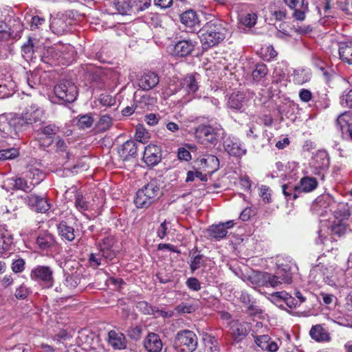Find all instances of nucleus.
<instances>
[{
  "label": "nucleus",
  "instance_id": "obj_1",
  "mask_svg": "<svg viewBox=\"0 0 352 352\" xmlns=\"http://www.w3.org/2000/svg\"><path fill=\"white\" fill-rule=\"evenodd\" d=\"M277 270L272 274L267 272H257L250 276L252 283L258 286L281 287L283 285L292 282V275L297 270L296 265L292 261L280 258L277 261Z\"/></svg>",
  "mask_w": 352,
  "mask_h": 352
},
{
  "label": "nucleus",
  "instance_id": "obj_2",
  "mask_svg": "<svg viewBox=\"0 0 352 352\" xmlns=\"http://www.w3.org/2000/svg\"><path fill=\"white\" fill-rule=\"evenodd\" d=\"M76 52L73 46L59 44L46 48L43 52L42 60L51 65H67L74 60Z\"/></svg>",
  "mask_w": 352,
  "mask_h": 352
},
{
  "label": "nucleus",
  "instance_id": "obj_3",
  "mask_svg": "<svg viewBox=\"0 0 352 352\" xmlns=\"http://www.w3.org/2000/svg\"><path fill=\"white\" fill-rule=\"evenodd\" d=\"M226 32L225 28L218 19L207 22L199 31L203 48L208 49L218 45L225 38Z\"/></svg>",
  "mask_w": 352,
  "mask_h": 352
},
{
  "label": "nucleus",
  "instance_id": "obj_4",
  "mask_svg": "<svg viewBox=\"0 0 352 352\" xmlns=\"http://www.w3.org/2000/svg\"><path fill=\"white\" fill-rule=\"evenodd\" d=\"M45 118V110L37 104L27 106L21 114L14 115L10 120V124L16 130L41 122Z\"/></svg>",
  "mask_w": 352,
  "mask_h": 352
},
{
  "label": "nucleus",
  "instance_id": "obj_5",
  "mask_svg": "<svg viewBox=\"0 0 352 352\" xmlns=\"http://www.w3.org/2000/svg\"><path fill=\"white\" fill-rule=\"evenodd\" d=\"M195 137L197 140L204 145H215L224 135V130L219 124L213 125H199L196 128Z\"/></svg>",
  "mask_w": 352,
  "mask_h": 352
},
{
  "label": "nucleus",
  "instance_id": "obj_6",
  "mask_svg": "<svg viewBox=\"0 0 352 352\" xmlns=\"http://www.w3.org/2000/svg\"><path fill=\"white\" fill-rule=\"evenodd\" d=\"M329 166V157L324 150H318L314 153L309 161L311 174L324 178V173Z\"/></svg>",
  "mask_w": 352,
  "mask_h": 352
},
{
  "label": "nucleus",
  "instance_id": "obj_7",
  "mask_svg": "<svg viewBox=\"0 0 352 352\" xmlns=\"http://www.w3.org/2000/svg\"><path fill=\"white\" fill-rule=\"evenodd\" d=\"M175 345L179 352H193L197 345V336L191 331H180L177 333Z\"/></svg>",
  "mask_w": 352,
  "mask_h": 352
},
{
  "label": "nucleus",
  "instance_id": "obj_8",
  "mask_svg": "<svg viewBox=\"0 0 352 352\" xmlns=\"http://www.w3.org/2000/svg\"><path fill=\"white\" fill-rule=\"evenodd\" d=\"M56 96L62 102H73L78 94L76 86L70 80H60L54 88Z\"/></svg>",
  "mask_w": 352,
  "mask_h": 352
},
{
  "label": "nucleus",
  "instance_id": "obj_9",
  "mask_svg": "<svg viewBox=\"0 0 352 352\" xmlns=\"http://www.w3.org/2000/svg\"><path fill=\"white\" fill-rule=\"evenodd\" d=\"M179 82L180 88L176 90L172 89L170 86L167 94L170 95L177 92H182V95L186 96L185 102L191 100L199 87L195 76L191 74L188 75Z\"/></svg>",
  "mask_w": 352,
  "mask_h": 352
},
{
  "label": "nucleus",
  "instance_id": "obj_10",
  "mask_svg": "<svg viewBox=\"0 0 352 352\" xmlns=\"http://www.w3.org/2000/svg\"><path fill=\"white\" fill-rule=\"evenodd\" d=\"M336 220L333 221L331 231L335 234L341 236L346 231V220L350 215L347 206L343 204L338 206L337 210L333 211Z\"/></svg>",
  "mask_w": 352,
  "mask_h": 352
},
{
  "label": "nucleus",
  "instance_id": "obj_11",
  "mask_svg": "<svg viewBox=\"0 0 352 352\" xmlns=\"http://www.w3.org/2000/svg\"><path fill=\"white\" fill-rule=\"evenodd\" d=\"M35 176H37L36 181L35 182V183L28 182L25 179L21 177L10 179L9 183L10 184L14 186V188L16 190H21L25 192H29L33 189L35 184H39L40 182L43 179V178L41 177L42 173L38 169L32 168L30 171L29 177L34 179Z\"/></svg>",
  "mask_w": 352,
  "mask_h": 352
},
{
  "label": "nucleus",
  "instance_id": "obj_12",
  "mask_svg": "<svg viewBox=\"0 0 352 352\" xmlns=\"http://www.w3.org/2000/svg\"><path fill=\"white\" fill-rule=\"evenodd\" d=\"M223 147L226 153L236 157H241L247 152L243 143L236 137L229 136L226 138L223 142Z\"/></svg>",
  "mask_w": 352,
  "mask_h": 352
},
{
  "label": "nucleus",
  "instance_id": "obj_13",
  "mask_svg": "<svg viewBox=\"0 0 352 352\" xmlns=\"http://www.w3.org/2000/svg\"><path fill=\"white\" fill-rule=\"evenodd\" d=\"M336 202L329 195L318 197L311 206L312 210L320 215H323L328 212H333L336 208Z\"/></svg>",
  "mask_w": 352,
  "mask_h": 352
},
{
  "label": "nucleus",
  "instance_id": "obj_14",
  "mask_svg": "<svg viewBox=\"0 0 352 352\" xmlns=\"http://www.w3.org/2000/svg\"><path fill=\"white\" fill-rule=\"evenodd\" d=\"M32 280L42 281L47 287L53 285V271L48 266L38 265L33 268L30 273Z\"/></svg>",
  "mask_w": 352,
  "mask_h": 352
},
{
  "label": "nucleus",
  "instance_id": "obj_15",
  "mask_svg": "<svg viewBox=\"0 0 352 352\" xmlns=\"http://www.w3.org/2000/svg\"><path fill=\"white\" fill-rule=\"evenodd\" d=\"M24 201L32 210L37 212L43 213L50 208V204L46 198L34 194L26 196Z\"/></svg>",
  "mask_w": 352,
  "mask_h": 352
},
{
  "label": "nucleus",
  "instance_id": "obj_16",
  "mask_svg": "<svg viewBox=\"0 0 352 352\" xmlns=\"http://www.w3.org/2000/svg\"><path fill=\"white\" fill-rule=\"evenodd\" d=\"M251 325L247 322L232 321L230 324V333L234 340H243L250 331Z\"/></svg>",
  "mask_w": 352,
  "mask_h": 352
},
{
  "label": "nucleus",
  "instance_id": "obj_17",
  "mask_svg": "<svg viewBox=\"0 0 352 352\" xmlns=\"http://www.w3.org/2000/svg\"><path fill=\"white\" fill-rule=\"evenodd\" d=\"M337 126L343 138L352 140V116L349 112H344L338 116Z\"/></svg>",
  "mask_w": 352,
  "mask_h": 352
},
{
  "label": "nucleus",
  "instance_id": "obj_18",
  "mask_svg": "<svg viewBox=\"0 0 352 352\" xmlns=\"http://www.w3.org/2000/svg\"><path fill=\"white\" fill-rule=\"evenodd\" d=\"M248 98L242 92H233L229 97L228 107L233 110L243 111L248 105Z\"/></svg>",
  "mask_w": 352,
  "mask_h": 352
},
{
  "label": "nucleus",
  "instance_id": "obj_19",
  "mask_svg": "<svg viewBox=\"0 0 352 352\" xmlns=\"http://www.w3.org/2000/svg\"><path fill=\"white\" fill-rule=\"evenodd\" d=\"M197 42L192 39H184L175 44L173 54L177 56L184 57L189 55L195 49Z\"/></svg>",
  "mask_w": 352,
  "mask_h": 352
},
{
  "label": "nucleus",
  "instance_id": "obj_20",
  "mask_svg": "<svg viewBox=\"0 0 352 352\" xmlns=\"http://www.w3.org/2000/svg\"><path fill=\"white\" fill-rule=\"evenodd\" d=\"M333 271L334 267L332 265L327 267L324 265H318L313 267L311 274H318L325 283L329 285H335Z\"/></svg>",
  "mask_w": 352,
  "mask_h": 352
},
{
  "label": "nucleus",
  "instance_id": "obj_21",
  "mask_svg": "<svg viewBox=\"0 0 352 352\" xmlns=\"http://www.w3.org/2000/svg\"><path fill=\"white\" fill-rule=\"evenodd\" d=\"M234 226L233 221H228L217 225H212L208 229V233L211 238L217 241L224 238L228 234V229Z\"/></svg>",
  "mask_w": 352,
  "mask_h": 352
},
{
  "label": "nucleus",
  "instance_id": "obj_22",
  "mask_svg": "<svg viewBox=\"0 0 352 352\" xmlns=\"http://www.w3.org/2000/svg\"><path fill=\"white\" fill-rule=\"evenodd\" d=\"M252 336L254 338L255 344L263 351L267 352H276L278 351L279 348L278 344L272 340L270 336H254V334Z\"/></svg>",
  "mask_w": 352,
  "mask_h": 352
},
{
  "label": "nucleus",
  "instance_id": "obj_23",
  "mask_svg": "<svg viewBox=\"0 0 352 352\" xmlns=\"http://www.w3.org/2000/svg\"><path fill=\"white\" fill-rule=\"evenodd\" d=\"M160 148L157 146L150 144L145 147L143 155L144 162L149 166L156 165L160 161Z\"/></svg>",
  "mask_w": 352,
  "mask_h": 352
},
{
  "label": "nucleus",
  "instance_id": "obj_24",
  "mask_svg": "<svg viewBox=\"0 0 352 352\" xmlns=\"http://www.w3.org/2000/svg\"><path fill=\"white\" fill-rule=\"evenodd\" d=\"M108 343L116 350H122L126 347V339L124 335L116 330L109 331Z\"/></svg>",
  "mask_w": 352,
  "mask_h": 352
},
{
  "label": "nucleus",
  "instance_id": "obj_25",
  "mask_svg": "<svg viewBox=\"0 0 352 352\" xmlns=\"http://www.w3.org/2000/svg\"><path fill=\"white\" fill-rule=\"evenodd\" d=\"M144 346L148 352H160L163 344L158 334L149 333L144 340Z\"/></svg>",
  "mask_w": 352,
  "mask_h": 352
},
{
  "label": "nucleus",
  "instance_id": "obj_26",
  "mask_svg": "<svg viewBox=\"0 0 352 352\" xmlns=\"http://www.w3.org/2000/svg\"><path fill=\"white\" fill-rule=\"evenodd\" d=\"M159 77L155 72H148L144 73L139 80V87L146 91L154 88L159 83Z\"/></svg>",
  "mask_w": 352,
  "mask_h": 352
},
{
  "label": "nucleus",
  "instance_id": "obj_27",
  "mask_svg": "<svg viewBox=\"0 0 352 352\" xmlns=\"http://www.w3.org/2000/svg\"><path fill=\"white\" fill-rule=\"evenodd\" d=\"M311 338L318 342H328L331 340L329 332L320 324L314 325L310 331Z\"/></svg>",
  "mask_w": 352,
  "mask_h": 352
},
{
  "label": "nucleus",
  "instance_id": "obj_28",
  "mask_svg": "<svg viewBox=\"0 0 352 352\" xmlns=\"http://www.w3.org/2000/svg\"><path fill=\"white\" fill-rule=\"evenodd\" d=\"M142 190L155 203L161 195L160 185L157 180L153 179L144 186Z\"/></svg>",
  "mask_w": 352,
  "mask_h": 352
},
{
  "label": "nucleus",
  "instance_id": "obj_29",
  "mask_svg": "<svg viewBox=\"0 0 352 352\" xmlns=\"http://www.w3.org/2000/svg\"><path fill=\"white\" fill-rule=\"evenodd\" d=\"M328 227L322 226L318 230V239L316 240L317 243L323 244L326 250L329 252L333 249V241L332 237L328 236Z\"/></svg>",
  "mask_w": 352,
  "mask_h": 352
},
{
  "label": "nucleus",
  "instance_id": "obj_30",
  "mask_svg": "<svg viewBox=\"0 0 352 352\" xmlns=\"http://www.w3.org/2000/svg\"><path fill=\"white\" fill-rule=\"evenodd\" d=\"M13 243L11 234L3 227L0 226V254H3L10 250Z\"/></svg>",
  "mask_w": 352,
  "mask_h": 352
},
{
  "label": "nucleus",
  "instance_id": "obj_31",
  "mask_svg": "<svg viewBox=\"0 0 352 352\" xmlns=\"http://www.w3.org/2000/svg\"><path fill=\"white\" fill-rule=\"evenodd\" d=\"M137 153V144L133 140H127L119 151L120 157L123 160H127L129 157H133Z\"/></svg>",
  "mask_w": 352,
  "mask_h": 352
},
{
  "label": "nucleus",
  "instance_id": "obj_32",
  "mask_svg": "<svg viewBox=\"0 0 352 352\" xmlns=\"http://www.w3.org/2000/svg\"><path fill=\"white\" fill-rule=\"evenodd\" d=\"M68 25L67 19L62 16L54 18L52 20L50 28L55 34L60 35L67 30Z\"/></svg>",
  "mask_w": 352,
  "mask_h": 352
},
{
  "label": "nucleus",
  "instance_id": "obj_33",
  "mask_svg": "<svg viewBox=\"0 0 352 352\" xmlns=\"http://www.w3.org/2000/svg\"><path fill=\"white\" fill-rule=\"evenodd\" d=\"M311 72L309 69L298 68L294 71L293 81L295 84L301 85L310 80Z\"/></svg>",
  "mask_w": 352,
  "mask_h": 352
},
{
  "label": "nucleus",
  "instance_id": "obj_34",
  "mask_svg": "<svg viewBox=\"0 0 352 352\" xmlns=\"http://www.w3.org/2000/svg\"><path fill=\"white\" fill-rule=\"evenodd\" d=\"M181 22L186 27L193 28L199 23L197 15L193 10H188L180 16Z\"/></svg>",
  "mask_w": 352,
  "mask_h": 352
},
{
  "label": "nucleus",
  "instance_id": "obj_35",
  "mask_svg": "<svg viewBox=\"0 0 352 352\" xmlns=\"http://www.w3.org/2000/svg\"><path fill=\"white\" fill-rule=\"evenodd\" d=\"M317 186L318 182L316 179L307 176L300 179L298 185V189H300V192H309L315 190Z\"/></svg>",
  "mask_w": 352,
  "mask_h": 352
},
{
  "label": "nucleus",
  "instance_id": "obj_36",
  "mask_svg": "<svg viewBox=\"0 0 352 352\" xmlns=\"http://www.w3.org/2000/svg\"><path fill=\"white\" fill-rule=\"evenodd\" d=\"M339 55L340 58L349 64H352V43L344 42L339 45Z\"/></svg>",
  "mask_w": 352,
  "mask_h": 352
},
{
  "label": "nucleus",
  "instance_id": "obj_37",
  "mask_svg": "<svg viewBox=\"0 0 352 352\" xmlns=\"http://www.w3.org/2000/svg\"><path fill=\"white\" fill-rule=\"evenodd\" d=\"M114 7L118 12L120 14H130L133 12L132 0H116L114 1Z\"/></svg>",
  "mask_w": 352,
  "mask_h": 352
},
{
  "label": "nucleus",
  "instance_id": "obj_38",
  "mask_svg": "<svg viewBox=\"0 0 352 352\" xmlns=\"http://www.w3.org/2000/svg\"><path fill=\"white\" fill-rule=\"evenodd\" d=\"M58 230L63 239L72 241L75 239L74 229L68 226L65 221H61L58 225Z\"/></svg>",
  "mask_w": 352,
  "mask_h": 352
},
{
  "label": "nucleus",
  "instance_id": "obj_39",
  "mask_svg": "<svg viewBox=\"0 0 352 352\" xmlns=\"http://www.w3.org/2000/svg\"><path fill=\"white\" fill-rule=\"evenodd\" d=\"M134 203L138 208H147L154 202L151 199V198L147 197L146 194L140 189L136 192Z\"/></svg>",
  "mask_w": 352,
  "mask_h": 352
},
{
  "label": "nucleus",
  "instance_id": "obj_40",
  "mask_svg": "<svg viewBox=\"0 0 352 352\" xmlns=\"http://www.w3.org/2000/svg\"><path fill=\"white\" fill-rule=\"evenodd\" d=\"M8 24L10 37L14 38L20 37L21 32L23 30V25L21 20L18 18H14L9 20Z\"/></svg>",
  "mask_w": 352,
  "mask_h": 352
},
{
  "label": "nucleus",
  "instance_id": "obj_41",
  "mask_svg": "<svg viewBox=\"0 0 352 352\" xmlns=\"http://www.w3.org/2000/svg\"><path fill=\"white\" fill-rule=\"evenodd\" d=\"M36 243L43 250L51 248L55 243L54 236L51 234H43L37 237Z\"/></svg>",
  "mask_w": 352,
  "mask_h": 352
},
{
  "label": "nucleus",
  "instance_id": "obj_42",
  "mask_svg": "<svg viewBox=\"0 0 352 352\" xmlns=\"http://www.w3.org/2000/svg\"><path fill=\"white\" fill-rule=\"evenodd\" d=\"M286 296V292H277L270 294L268 299L277 307L284 309Z\"/></svg>",
  "mask_w": 352,
  "mask_h": 352
},
{
  "label": "nucleus",
  "instance_id": "obj_43",
  "mask_svg": "<svg viewBox=\"0 0 352 352\" xmlns=\"http://www.w3.org/2000/svg\"><path fill=\"white\" fill-rule=\"evenodd\" d=\"M111 124V118L108 116L100 117L95 127L92 129L94 133L103 132L108 129Z\"/></svg>",
  "mask_w": 352,
  "mask_h": 352
},
{
  "label": "nucleus",
  "instance_id": "obj_44",
  "mask_svg": "<svg viewBox=\"0 0 352 352\" xmlns=\"http://www.w3.org/2000/svg\"><path fill=\"white\" fill-rule=\"evenodd\" d=\"M282 188L284 195L288 199H296L298 197L297 193L300 192V189H298V186L284 184Z\"/></svg>",
  "mask_w": 352,
  "mask_h": 352
},
{
  "label": "nucleus",
  "instance_id": "obj_45",
  "mask_svg": "<svg viewBox=\"0 0 352 352\" xmlns=\"http://www.w3.org/2000/svg\"><path fill=\"white\" fill-rule=\"evenodd\" d=\"M267 74V69L265 64H257L252 72V78L255 81H260Z\"/></svg>",
  "mask_w": 352,
  "mask_h": 352
},
{
  "label": "nucleus",
  "instance_id": "obj_46",
  "mask_svg": "<svg viewBox=\"0 0 352 352\" xmlns=\"http://www.w3.org/2000/svg\"><path fill=\"white\" fill-rule=\"evenodd\" d=\"M257 20V15L254 13H246L240 16V22L247 26L252 27L256 24Z\"/></svg>",
  "mask_w": 352,
  "mask_h": 352
},
{
  "label": "nucleus",
  "instance_id": "obj_47",
  "mask_svg": "<svg viewBox=\"0 0 352 352\" xmlns=\"http://www.w3.org/2000/svg\"><path fill=\"white\" fill-rule=\"evenodd\" d=\"M19 156V151L16 148H11L0 151V160L14 159Z\"/></svg>",
  "mask_w": 352,
  "mask_h": 352
},
{
  "label": "nucleus",
  "instance_id": "obj_48",
  "mask_svg": "<svg viewBox=\"0 0 352 352\" xmlns=\"http://www.w3.org/2000/svg\"><path fill=\"white\" fill-rule=\"evenodd\" d=\"M75 205L76 208L85 216L86 212L88 210V204L85 198H84L82 195H77L75 201Z\"/></svg>",
  "mask_w": 352,
  "mask_h": 352
},
{
  "label": "nucleus",
  "instance_id": "obj_49",
  "mask_svg": "<svg viewBox=\"0 0 352 352\" xmlns=\"http://www.w3.org/2000/svg\"><path fill=\"white\" fill-rule=\"evenodd\" d=\"M133 8V13L144 10L148 8L151 5V0H132Z\"/></svg>",
  "mask_w": 352,
  "mask_h": 352
},
{
  "label": "nucleus",
  "instance_id": "obj_50",
  "mask_svg": "<svg viewBox=\"0 0 352 352\" xmlns=\"http://www.w3.org/2000/svg\"><path fill=\"white\" fill-rule=\"evenodd\" d=\"M308 11V4L294 9L292 16L298 21H303L305 19V13Z\"/></svg>",
  "mask_w": 352,
  "mask_h": 352
},
{
  "label": "nucleus",
  "instance_id": "obj_51",
  "mask_svg": "<svg viewBox=\"0 0 352 352\" xmlns=\"http://www.w3.org/2000/svg\"><path fill=\"white\" fill-rule=\"evenodd\" d=\"M204 262V256L201 254H197L192 258L190 263V267L192 272H194L195 270L200 268Z\"/></svg>",
  "mask_w": 352,
  "mask_h": 352
},
{
  "label": "nucleus",
  "instance_id": "obj_52",
  "mask_svg": "<svg viewBox=\"0 0 352 352\" xmlns=\"http://www.w3.org/2000/svg\"><path fill=\"white\" fill-rule=\"evenodd\" d=\"M10 38V32H9L8 23L1 21L0 22V42L2 41L8 40Z\"/></svg>",
  "mask_w": 352,
  "mask_h": 352
},
{
  "label": "nucleus",
  "instance_id": "obj_53",
  "mask_svg": "<svg viewBox=\"0 0 352 352\" xmlns=\"http://www.w3.org/2000/svg\"><path fill=\"white\" fill-rule=\"evenodd\" d=\"M98 101L103 107L113 106L116 102V99L109 94H100Z\"/></svg>",
  "mask_w": 352,
  "mask_h": 352
},
{
  "label": "nucleus",
  "instance_id": "obj_54",
  "mask_svg": "<svg viewBox=\"0 0 352 352\" xmlns=\"http://www.w3.org/2000/svg\"><path fill=\"white\" fill-rule=\"evenodd\" d=\"M40 131L42 134L51 138L52 135H55L58 132L59 128L55 124H50L43 127Z\"/></svg>",
  "mask_w": 352,
  "mask_h": 352
},
{
  "label": "nucleus",
  "instance_id": "obj_55",
  "mask_svg": "<svg viewBox=\"0 0 352 352\" xmlns=\"http://www.w3.org/2000/svg\"><path fill=\"white\" fill-rule=\"evenodd\" d=\"M78 278L74 276H67L65 280L64 285L69 289H72L78 285Z\"/></svg>",
  "mask_w": 352,
  "mask_h": 352
},
{
  "label": "nucleus",
  "instance_id": "obj_56",
  "mask_svg": "<svg viewBox=\"0 0 352 352\" xmlns=\"http://www.w3.org/2000/svg\"><path fill=\"white\" fill-rule=\"evenodd\" d=\"M186 284L187 287L192 291H199L201 289V284L199 280L195 277L187 279Z\"/></svg>",
  "mask_w": 352,
  "mask_h": 352
},
{
  "label": "nucleus",
  "instance_id": "obj_57",
  "mask_svg": "<svg viewBox=\"0 0 352 352\" xmlns=\"http://www.w3.org/2000/svg\"><path fill=\"white\" fill-rule=\"evenodd\" d=\"M170 223L166 220H164L160 226L157 229V234L159 238L163 239L167 234V231L168 230V226Z\"/></svg>",
  "mask_w": 352,
  "mask_h": 352
},
{
  "label": "nucleus",
  "instance_id": "obj_58",
  "mask_svg": "<svg viewBox=\"0 0 352 352\" xmlns=\"http://www.w3.org/2000/svg\"><path fill=\"white\" fill-rule=\"evenodd\" d=\"M178 313H192L195 311V308L193 305L187 302H182L175 308Z\"/></svg>",
  "mask_w": 352,
  "mask_h": 352
},
{
  "label": "nucleus",
  "instance_id": "obj_59",
  "mask_svg": "<svg viewBox=\"0 0 352 352\" xmlns=\"http://www.w3.org/2000/svg\"><path fill=\"white\" fill-rule=\"evenodd\" d=\"M29 293V289L24 285H21L16 289L15 296L18 299H25Z\"/></svg>",
  "mask_w": 352,
  "mask_h": 352
},
{
  "label": "nucleus",
  "instance_id": "obj_60",
  "mask_svg": "<svg viewBox=\"0 0 352 352\" xmlns=\"http://www.w3.org/2000/svg\"><path fill=\"white\" fill-rule=\"evenodd\" d=\"M138 308L142 311L144 314H154V308L148 305L146 302L142 301L138 304Z\"/></svg>",
  "mask_w": 352,
  "mask_h": 352
},
{
  "label": "nucleus",
  "instance_id": "obj_61",
  "mask_svg": "<svg viewBox=\"0 0 352 352\" xmlns=\"http://www.w3.org/2000/svg\"><path fill=\"white\" fill-rule=\"evenodd\" d=\"M239 186L244 190L248 191L251 188V182L248 176H241L239 182Z\"/></svg>",
  "mask_w": 352,
  "mask_h": 352
},
{
  "label": "nucleus",
  "instance_id": "obj_62",
  "mask_svg": "<svg viewBox=\"0 0 352 352\" xmlns=\"http://www.w3.org/2000/svg\"><path fill=\"white\" fill-rule=\"evenodd\" d=\"M24 266V260L23 258H19L12 263V270L14 273H19L23 271Z\"/></svg>",
  "mask_w": 352,
  "mask_h": 352
},
{
  "label": "nucleus",
  "instance_id": "obj_63",
  "mask_svg": "<svg viewBox=\"0 0 352 352\" xmlns=\"http://www.w3.org/2000/svg\"><path fill=\"white\" fill-rule=\"evenodd\" d=\"M340 104L344 107L352 108V89L341 98Z\"/></svg>",
  "mask_w": 352,
  "mask_h": 352
},
{
  "label": "nucleus",
  "instance_id": "obj_64",
  "mask_svg": "<svg viewBox=\"0 0 352 352\" xmlns=\"http://www.w3.org/2000/svg\"><path fill=\"white\" fill-rule=\"evenodd\" d=\"M299 98L303 102H308L312 98L311 92L307 89H301L299 91Z\"/></svg>",
  "mask_w": 352,
  "mask_h": 352
}]
</instances>
